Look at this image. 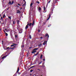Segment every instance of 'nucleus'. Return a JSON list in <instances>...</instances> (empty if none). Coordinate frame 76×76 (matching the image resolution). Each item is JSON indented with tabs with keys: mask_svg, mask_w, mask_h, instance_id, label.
Listing matches in <instances>:
<instances>
[{
	"mask_svg": "<svg viewBox=\"0 0 76 76\" xmlns=\"http://www.w3.org/2000/svg\"><path fill=\"white\" fill-rule=\"evenodd\" d=\"M22 29H20V30H19V34H21L22 33Z\"/></svg>",
	"mask_w": 76,
	"mask_h": 76,
	"instance_id": "obj_1",
	"label": "nucleus"
},
{
	"mask_svg": "<svg viewBox=\"0 0 76 76\" xmlns=\"http://www.w3.org/2000/svg\"><path fill=\"white\" fill-rule=\"evenodd\" d=\"M43 8H44V10L43 11V12L44 13H45V12H47V10H46V8H45V7H44Z\"/></svg>",
	"mask_w": 76,
	"mask_h": 76,
	"instance_id": "obj_2",
	"label": "nucleus"
},
{
	"mask_svg": "<svg viewBox=\"0 0 76 76\" xmlns=\"http://www.w3.org/2000/svg\"><path fill=\"white\" fill-rule=\"evenodd\" d=\"M51 1V0H47V4L46 6H48V3H50V2Z\"/></svg>",
	"mask_w": 76,
	"mask_h": 76,
	"instance_id": "obj_3",
	"label": "nucleus"
},
{
	"mask_svg": "<svg viewBox=\"0 0 76 76\" xmlns=\"http://www.w3.org/2000/svg\"><path fill=\"white\" fill-rule=\"evenodd\" d=\"M45 37H48V38H49V35H48V33H46L45 35Z\"/></svg>",
	"mask_w": 76,
	"mask_h": 76,
	"instance_id": "obj_4",
	"label": "nucleus"
},
{
	"mask_svg": "<svg viewBox=\"0 0 76 76\" xmlns=\"http://www.w3.org/2000/svg\"><path fill=\"white\" fill-rule=\"evenodd\" d=\"M57 0H53V4H56L57 2Z\"/></svg>",
	"mask_w": 76,
	"mask_h": 76,
	"instance_id": "obj_5",
	"label": "nucleus"
},
{
	"mask_svg": "<svg viewBox=\"0 0 76 76\" xmlns=\"http://www.w3.org/2000/svg\"><path fill=\"white\" fill-rule=\"evenodd\" d=\"M18 45L17 44H15L14 43H13L12 45H11V47H13V46H14V45H15V46H16V45Z\"/></svg>",
	"mask_w": 76,
	"mask_h": 76,
	"instance_id": "obj_6",
	"label": "nucleus"
},
{
	"mask_svg": "<svg viewBox=\"0 0 76 76\" xmlns=\"http://www.w3.org/2000/svg\"><path fill=\"white\" fill-rule=\"evenodd\" d=\"M36 52H37V51H36V50H34V49L31 52V53L32 54H33V53H36Z\"/></svg>",
	"mask_w": 76,
	"mask_h": 76,
	"instance_id": "obj_7",
	"label": "nucleus"
},
{
	"mask_svg": "<svg viewBox=\"0 0 76 76\" xmlns=\"http://www.w3.org/2000/svg\"><path fill=\"white\" fill-rule=\"evenodd\" d=\"M20 26L18 25V26L17 27V28L18 30H19V29H20Z\"/></svg>",
	"mask_w": 76,
	"mask_h": 76,
	"instance_id": "obj_8",
	"label": "nucleus"
},
{
	"mask_svg": "<svg viewBox=\"0 0 76 76\" xmlns=\"http://www.w3.org/2000/svg\"><path fill=\"white\" fill-rule=\"evenodd\" d=\"M13 3H14V1H12V2H11V1H10V4H13Z\"/></svg>",
	"mask_w": 76,
	"mask_h": 76,
	"instance_id": "obj_9",
	"label": "nucleus"
},
{
	"mask_svg": "<svg viewBox=\"0 0 76 76\" xmlns=\"http://www.w3.org/2000/svg\"><path fill=\"white\" fill-rule=\"evenodd\" d=\"M49 18L47 19V20H49L50 19V16H51V15L50 14H49Z\"/></svg>",
	"mask_w": 76,
	"mask_h": 76,
	"instance_id": "obj_10",
	"label": "nucleus"
},
{
	"mask_svg": "<svg viewBox=\"0 0 76 76\" xmlns=\"http://www.w3.org/2000/svg\"><path fill=\"white\" fill-rule=\"evenodd\" d=\"M15 46L14 47H13L12 48H10V50H11V49H14V48H15Z\"/></svg>",
	"mask_w": 76,
	"mask_h": 76,
	"instance_id": "obj_11",
	"label": "nucleus"
},
{
	"mask_svg": "<svg viewBox=\"0 0 76 76\" xmlns=\"http://www.w3.org/2000/svg\"><path fill=\"white\" fill-rule=\"evenodd\" d=\"M7 56V55H6V56L3 57L2 58V59H4V58H5V57H6V56Z\"/></svg>",
	"mask_w": 76,
	"mask_h": 76,
	"instance_id": "obj_12",
	"label": "nucleus"
},
{
	"mask_svg": "<svg viewBox=\"0 0 76 76\" xmlns=\"http://www.w3.org/2000/svg\"><path fill=\"white\" fill-rule=\"evenodd\" d=\"M29 26H26L25 27V29H28V28Z\"/></svg>",
	"mask_w": 76,
	"mask_h": 76,
	"instance_id": "obj_13",
	"label": "nucleus"
},
{
	"mask_svg": "<svg viewBox=\"0 0 76 76\" xmlns=\"http://www.w3.org/2000/svg\"><path fill=\"white\" fill-rule=\"evenodd\" d=\"M12 22L13 24H15V21L13 20H12Z\"/></svg>",
	"mask_w": 76,
	"mask_h": 76,
	"instance_id": "obj_14",
	"label": "nucleus"
},
{
	"mask_svg": "<svg viewBox=\"0 0 76 76\" xmlns=\"http://www.w3.org/2000/svg\"><path fill=\"white\" fill-rule=\"evenodd\" d=\"M34 25V21L33 20V23L32 24V26H33Z\"/></svg>",
	"mask_w": 76,
	"mask_h": 76,
	"instance_id": "obj_15",
	"label": "nucleus"
},
{
	"mask_svg": "<svg viewBox=\"0 0 76 76\" xmlns=\"http://www.w3.org/2000/svg\"><path fill=\"white\" fill-rule=\"evenodd\" d=\"M41 45H42V44L41 43H40V44H39L38 45V46L39 47H40V46H41Z\"/></svg>",
	"mask_w": 76,
	"mask_h": 76,
	"instance_id": "obj_16",
	"label": "nucleus"
},
{
	"mask_svg": "<svg viewBox=\"0 0 76 76\" xmlns=\"http://www.w3.org/2000/svg\"><path fill=\"white\" fill-rule=\"evenodd\" d=\"M39 48H34V50H35H35H38V49H39Z\"/></svg>",
	"mask_w": 76,
	"mask_h": 76,
	"instance_id": "obj_17",
	"label": "nucleus"
},
{
	"mask_svg": "<svg viewBox=\"0 0 76 76\" xmlns=\"http://www.w3.org/2000/svg\"><path fill=\"white\" fill-rule=\"evenodd\" d=\"M39 11H40V10H41V7H39Z\"/></svg>",
	"mask_w": 76,
	"mask_h": 76,
	"instance_id": "obj_18",
	"label": "nucleus"
},
{
	"mask_svg": "<svg viewBox=\"0 0 76 76\" xmlns=\"http://www.w3.org/2000/svg\"><path fill=\"white\" fill-rule=\"evenodd\" d=\"M15 38H18V35H15Z\"/></svg>",
	"mask_w": 76,
	"mask_h": 76,
	"instance_id": "obj_19",
	"label": "nucleus"
},
{
	"mask_svg": "<svg viewBox=\"0 0 76 76\" xmlns=\"http://www.w3.org/2000/svg\"><path fill=\"white\" fill-rule=\"evenodd\" d=\"M19 71V68H18V70L17 72V73H18V72Z\"/></svg>",
	"mask_w": 76,
	"mask_h": 76,
	"instance_id": "obj_20",
	"label": "nucleus"
},
{
	"mask_svg": "<svg viewBox=\"0 0 76 76\" xmlns=\"http://www.w3.org/2000/svg\"><path fill=\"white\" fill-rule=\"evenodd\" d=\"M19 22L20 21L19 20H17V24H18V25L19 24Z\"/></svg>",
	"mask_w": 76,
	"mask_h": 76,
	"instance_id": "obj_21",
	"label": "nucleus"
},
{
	"mask_svg": "<svg viewBox=\"0 0 76 76\" xmlns=\"http://www.w3.org/2000/svg\"><path fill=\"white\" fill-rule=\"evenodd\" d=\"M29 37L30 39H32V37H31V35H29Z\"/></svg>",
	"mask_w": 76,
	"mask_h": 76,
	"instance_id": "obj_22",
	"label": "nucleus"
},
{
	"mask_svg": "<svg viewBox=\"0 0 76 76\" xmlns=\"http://www.w3.org/2000/svg\"><path fill=\"white\" fill-rule=\"evenodd\" d=\"M17 13H20V10H17Z\"/></svg>",
	"mask_w": 76,
	"mask_h": 76,
	"instance_id": "obj_23",
	"label": "nucleus"
},
{
	"mask_svg": "<svg viewBox=\"0 0 76 76\" xmlns=\"http://www.w3.org/2000/svg\"><path fill=\"white\" fill-rule=\"evenodd\" d=\"M6 17V15H5V14H4V15H3V18H5Z\"/></svg>",
	"mask_w": 76,
	"mask_h": 76,
	"instance_id": "obj_24",
	"label": "nucleus"
},
{
	"mask_svg": "<svg viewBox=\"0 0 76 76\" xmlns=\"http://www.w3.org/2000/svg\"><path fill=\"white\" fill-rule=\"evenodd\" d=\"M32 4H33V3H31L30 4V7H32Z\"/></svg>",
	"mask_w": 76,
	"mask_h": 76,
	"instance_id": "obj_25",
	"label": "nucleus"
},
{
	"mask_svg": "<svg viewBox=\"0 0 76 76\" xmlns=\"http://www.w3.org/2000/svg\"><path fill=\"white\" fill-rule=\"evenodd\" d=\"M42 54H41L40 56V59H41L42 58Z\"/></svg>",
	"mask_w": 76,
	"mask_h": 76,
	"instance_id": "obj_26",
	"label": "nucleus"
},
{
	"mask_svg": "<svg viewBox=\"0 0 76 76\" xmlns=\"http://www.w3.org/2000/svg\"><path fill=\"white\" fill-rule=\"evenodd\" d=\"M31 25H32V23H30V24H29V26H31Z\"/></svg>",
	"mask_w": 76,
	"mask_h": 76,
	"instance_id": "obj_27",
	"label": "nucleus"
},
{
	"mask_svg": "<svg viewBox=\"0 0 76 76\" xmlns=\"http://www.w3.org/2000/svg\"><path fill=\"white\" fill-rule=\"evenodd\" d=\"M36 3H38V4H39V2L37 1L36 2Z\"/></svg>",
	"mask_w": 76,
	"mask_h": 76,
	"instance_id": "obj_28",
	"label": "nucleus"
},
{
	"mask_svg": "<svg viewBox=\"0 0 76 76\" xmlns=\"http://www.w3.org/2000/svg\"><path fill=\"white\" fill-rule=\"evenodd\" d=\"M35 67V66H31V68H32L33 67Z\"/></svg>",
	"mask_w": 76,
	"mask_h": 76,
	"instance_id": "obj_29",
	"label": "nucleus"
},
{
	"mask_svg": "<svg viewBox=\"0 0 76 76\" xmlns=\"http://www.w3.org/2000/svg\"><path fill=\"white\" fill-rule=\"evenodd\" d=\"M37 70L39 71V72L40 71H41V70L40 69H37Z\"/></svg>",
	"mask_w": 76,
	"mask_h": 76,
	"instance_id": "obj_30",
	"label": "nucleus"
},
{
	"mask_svg": "<svg viewBox=\"0 0 76 76\" xmlns=\"http://www.w3.org/2000/svg\"><path fill=\"white\" fill-rule=\"evenodd\" d=\"M41 63H42V61H41L38 64H40Z\"/></svg>",
	"mask_w": 76,
	"mask_h": 76,
	"instance_id": "obj_31",
	"label": "nucleus"
},
{
	"mask_svg": "<svg viewBox=\"0 0 76 76\" xmlns=\"http://www.w3.org/2000/svg\"><path fill=\"white\" fill-rule=\"evenodd\" d=\"M33 70H31L30 71V72H33Z\"/></svg>",
	"mask_w": 76,
	"mask_h": 76,
	"instance_id": "obj_32",
	"label": "nucleus"
},
{
	"mask_svg": "<svg viewBox=\"0 0 76 76\" xmlns=\"http://www.w3.org/2000/svg\"><path fill=\"white\" fill-rule=\"evenodd\" d=\"M45 41L44 42V43H43V45H45Z\"/></svg>",
	"mask_w": 76,
	"mask_h": 76,
	"instance_id": "obj_33",
	"label": "nucleus"
},
{
	"mask_svg": "<svg viewBox=\"0 0 76 76\" xmlns=\"http://www.w3.org/2000/svg\"><path fill=\"white\" fill-rule=\"evenodd\" d=\"M8 35V34H7V33H6V36H7Z\"/></svg>",
	"mask_w": 76,
	"mask_h": 76,
	"instance_id": "obj_34",
	"label": "nucleus"
},
{
	"mask_svg": "<svg viewBox=\"0 0 76 76\" xmlns=\"http://www.w3.org/2000/svg\"><path fill=\"white\" fill-rule=\"evenodd\" d=\"M51 26L50 24H49V25H48V27H49V26Z\"/></svg>",
	"mask_w": 76,
	"mask_h": 76,
	"instance_id": "obj_35",
	"label": "nucleus"
},
{
	"mask_svg": "<svg viewBox=\"0 0 76 76\" xmlns=\"http://www.w3.org/2000/svg\"><path fill=\"white\" fill-rule=\"evenodd\" d=\"M10 35H11V38H12V39H13V37H12V34H10Z\"/></svg>",
	"mask_w": 76,
	"mask_h": 76,
	"instance_id": "obj_36",
	"label": "nucleus"
},
{
	"mask_svg": "<svg viewBox=\"0 0 76 76\" xmlns=\"http://www.w3.org/2000/svg\"><path fill=\"white\" fill-rule=\"evenodd\" d=\"M21 47H23H23H24V45H23L21 46Z\"/></svg>",
	"mask_w": 76,
	"mask_h": 76,
	"instance_id": "obj_37",
	"label": "nucleus"
},
{
	"mask_svg": "<svg viewBox=\"0 0 76 76\" xmlns=\"http://www.w3.org/2000/svg\"><path fill=\"white\" fill-rule=\"evenodd\" d=\"M18 75H20V72H18Z\"/></svg>",
	"mask_w": 76,
	"mask_h": 76,
	"instance_id": "obj_38",
	"label": "nucleus"
},
{
	"mask_svg": "<svg viewBox=\"0 0 76 76\" xmlns=\"http://www.w3.org/2000/svg\"><path fill=\"white\" fill-rule=\"evenodd\" d=\"M43 37H40V39H42V38H43Z\"/></svg>",
	"mask_w": 76,
	"mask_h": 76,
	"instance_id": "obj_39",
	"label": "nucleus"
},
{
	"mask_svg": "<svg viewBox=\"0 0 76 76\" xmlns=\"http://www.w3.org/2000/svg\"><path fill=\"white\" fill-rule=\"evenodd\" d=\"M43 61H45V59H43Z\"/></svg>",
	"mask_w": 76,
	"mask_h": 76,
	"instance_id": "obj_40",
	"label": "nucleus"
},
{
	"mask_svg": "<svg viewBox=\"0 0 76 76\" xmlns=\"http://www.w3.org/2000/svg\"><path fill=\"white\" fill-rule=\"evenodd\" d=\"M25 4H26V3H25V4H24L23 5V6H24V5H25Z\"/></svg>",
	"mask_w": 76,
	"mask_h": 76,
	"instance_id": "obj_41",
	"label": "nucleus"
},
{
	"mask_svg": "<svg viewBox=\"0 0 76 76\" xmlns=\"http://www.w3.org/2000/svg\"><path fill=\"white\" fill-rule=\"evenodd\" d=\"M38 31L39 32H40V30H38Z\"/></svg>",
	"mask_w": 76,
	"mask_h": 76,
	"instance_id": "obj_42",
	"label": "nucleus"
},
{
	"mask_svg": "<svg viewBox=\"0 0 76 76\" xmlns=\"http://www.w3.org/2000/svg\"><path fill=\"white\" fill-rule=\"evenodd\" d=\"M1 20H3V18L2 17H1Z\"/></svg>",
	"mask_w": 76,
	"mask_h": 76,
	"instance_id": "obj_43",
	"label": "nucleus"
},
{
	"mask_svg": "<svg viewBox=\"0 0 76 76\" xmlns=\"http://www.w3.org/2000/svg\"><path fill=\"white\" fill-rule=\"evenodd\" d=\"M28 25L29 26V24H28L27 25V26H28Z\"/></svg>",
	"mask_w": 76,
	"mask_h": 76,
	"instance_id": "obj_44",
	"label": "nucleus"
},
{
	"mask_svg": "<svg viewBox=\"0 0 76 76\" xmlns=\"http://www.w3.org/2000/svg\"><path fill=\"white\" fill-rule=\"evenodd\" d=\"M3 42H4L3 41H2V44H3Z\"/></svg>",
	"mask_w": 76,
	"mask_h": 76,
	"instance_id": "obj_45",
	"label": "nucleus"
},
{
	"mask_svg": "<svg viewBox=\"0 0 76 76\" xmlns=\"http://www.w3.org/2000/svg\"><path fill=\"white\" fill-rule=\"evenodd\" d=\"M18 5H19V6H21L20 4H18Z\"/></svg>",
	"mask_w": 76,
	"mask_h": 76,
	"instance_id": "obj_46",
	"label": "nucleus"
},
{
	"mask_svg": "<svg viewBox=\"0 0 76 76\" xmlns=\"http://www.w3.org/2000/svg\"><path fill=\"white\" fill-rule=\"evenodd\" d=\"M32 47H30L29 48L30 49H31V48H32Z\"/></svg>",
	"mask_w": 76,
	"mask_h": 76,
	"instance_id": "obj_47",
	"label": "nucleus"
},
{
	"mask_svg": "<svg viewBox=\"0 0 76 76\" xmlns=\"http://www.w3.org/2000/svg\"><path fill=\"white\" fill-rule=\"evenodd\" d=\"M9 48V47H8L7 48V49H8V48Z\"/></svg>",
	"mask_w": 76,
	"mask_h": 76,
	"instance_id": "obj_48",
	"label": "nucleus"
},
{
	"mask_svg": "<svg viewBox=\"0 0 76 76\" xmlns=\"http://www.w3.org/2000/svg\"><path fill=\"white\" fill-rule=\"evenodd\" d=\"M15 39L17 41H18V40H17V39H16V38H15Z\"/></svg>",
	"mask_w": 76,
	"mask_h": 76,
	"instance_id": "obj_49",
	"label": "nucleus"
},
{
	"mask_svg": "<svg viewBox=\"0 0 76 76\" xmlns=\"http://www.w3.org/2000/svg\"><path fill=\"white\" fill-rule=\"evenodd\" d=\"M8 18H9V19H10V16H9V17H8Z\"/></svg>",
	"mask_w": 76,
	"mask_h": 76,
	"instance_id": "obj_50",
	"label": "nucleus"
},
{
	"mask_svg": "<svg viewBox=\"0 0 76 76\" xmlns=\"http://www.w3.org/2000/svg\"><path fill=\"white\" fill-rule=\"evenodd\" d=\"M10 19H11V17H10Z\"/></svg>",
	"mask_w": 76,
	"mask_h": 76,
	"instance_id": "obj_51",
	"label": "nucleus"
},
{
	"mask_svg": "<svg viewBox=\"0 0 76 76\" xmlns=\"http://www.w3.org/2000/svg\"><path fill=\"white\" fill-rule=\"evenodd\" d=\"M9 4L10 3V1L9 2Z\"/></svg>",
	"mask_w": 76,
	"mask_h": 76,
	"instance_id": "obj_52",
	"label": "nucleus"
},
{
	"mask_svg": "<svg viewBox=\"0 0 76 76\" xmlns=\"http://www.w3.org/2000/svg\"><path fill=\"white\" fill-rule=\"evenodd\" d=\"M47 41L46 42V43H47Z\"/></svg>",
	"mask_w": 76,
	"mask_h": 76,
	"instance_id": "obj_53",
	"label": "nucleus"
},
{
	"mask_svg": "<svg viewBox=\"0 0 76 76\" xmlns=\"http://www.w3.org/2000/svg\"><path fill=\"white\" fill-rule=\"evenodd\" d=\"M5 30H6H6H7L6 29H5Z\"/></svg>",
	"mask_w": 76,
	"mask_h": 76,
	"instance_id": "obj_54",
	"label": "nucleus"
},
{
	"mask_svg": "<svg viewBox=\"0 0 76 76\" xmlns=\"http://www.w3.org/2000/svg\"><path fill=\"white\" fill-rule=\"evenodd\" d=\"M0 31H1V29L0 28Z\"/></svg>",
	"mask_w": 76,
	"mask_h": 76,
	"instance_id": "obj_55",
	"label": "nucleus"
},
{
	"mask_svg": "<svg viewBox=\"0 0 76 76\" xmlns=\"http://www.w3.org/2000/svg\"><path fill=\"white\" fill-rule=\"evenodd\" d=\"M21 9H22V8H21V9H20V10H21Z\"/></svg>",
	"mask_w": 76,
	"mask_h": 76,
	"instance_id": "obj_56",
	"label": "nucleus"
},
{
	"mask_svg": "<svg viewBox=\"0 0 76 76\" xmlns=\"http://www.w3.org/2000/svg\"><path fill=\"white\" fill-rule=\"evenodd\" d=\"M4 32H5V31H4Z\"/></svg>",
	"mask_w": 76,
	"mask_h": 76,
	"instance_id": "obj_57",
	"label": "nucleus"
},
{
	"mask_svg": "<svg viewBox=\"0 0 76 76\" xmlns=\"http://www.w3.org/2000/svg\"><path fill=\"white\" fill-rule=\"evenodd\" d=\"M20 54H21V53H20Z\"/></svg>",
	"mask_w": 76,
	"mask_h": 76,
	"instance_id": "obj_58",
	"label": "nucleus"
},
{
	"mask_svg": "<svg viewBox=\"0 0 76 76\" xmlns=\"http://www.w3.org/2000/svg\"><path fill=\"white\" fill-rule=\"evenodd\" d=\"M23 0V1H25V0Z\"/></svg>",
	"mask_w": 76,
	"mask_h": 76,
	"instance_id": "obj_59",
	"label": "nucleus"
},
{
	"mask_svg": "<svg viewBox=\"0 0 76 76\" xmlns=\"http://www.w3.org/2000/svg\"><path fill=\"white\" fill-rule=\"evenodd\" d=\"M8 10V9H7V10Z\"/></svg>",
	"mask_w": 76,
	"mask_h": 76,
	"instance_id": "obj_60",
	"label": "nucleus"
},
{
	"mask_svg": "<svg viewBox=\"0 0 76 76\" xmlns=\"http://www.w3.org/2000/svg\"><path fill=\"white\" fill-rule=\"evenodd\" d=\"M12 51V50H11V51Z\"/></svg>",
	"mask_w": 76,
	"mask_h": 76,
	"instance_id": "obj_61",
	"label": "nucleus"
}]
</instances>
